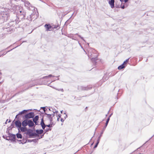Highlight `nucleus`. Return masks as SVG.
Instances as JSON below:
<instances>
[{
  "instance_id": "obj_12",
  "label": "nucleus",
  "mask_w": 154,
  "mask_h": 154,
  "mask_svg": "<svg viewBox=\"0 0 154 154\" xmlns=\"http://www.w3.org/2000/svg\"><path fill=\"white\" fill-rule=\"evenodd\" d=\"M115 0H110L109 1V4L112 8L114 7Z\"/></svg>"
},
{
  "instance_id": "obj_26",
  "label": "nucleus",
  "mask_w": 154,
  "mask_h": 154,
  "mask_svg": "<svg viewBox=\"0 0 154 154\" xmlns=\"http://www.w3.org/2000/svg\"><path fill=\"white\" fill-rule=\"evenodd\" d=\"M40 125L43 129H44L45 127L46 126V125L45 123L40 124Z\"/></svg>"
},
{
  "instance_id": "obj_17",
  "label": "nucleus",
  "mask_w": 154,
  "mask_h": 154,
  "mask_svg": "<svg viewBox=\"0 0 154 154\" xmlns=\"http://www.w3.org/2000/svg\"><path fill=\"white\" fill-rule=\"evenodd\" d=\"M38 140V139H34L32 140L28 139L26 140L27 142H34L35 143Z\"/></svg>"
},
{
  "instance_id": "obj_35",
  "label": "nucleus",
  "mask_w": 154,
  "mask_h": 154,
  "mask_svg": "<svg viewBox=\"0 0 154 154\" xmlns=\"http://www.w3.org/2000/svg\"><path fill=\"white\" fill-rule=\"evenodd\" d=\"M59 27L57 25H55L54 26V27H52V29H57V27Z\"/></svg>"
},
{
  "instance_id": "obj_27",
  "label": "nucleus",
  "mask_w": 154,
  "mask_h": 154,
  "mask_svg": "<svg viewBox=\"0 0 154 154\" xmlns=\"http://www.w3.org/2000/svg\"><path fill=\"white\" fill-rule=\"evenodd\" d=\"M17 141L20 142V143H22V144L25 143L27 142V141L26 140L24 142H22V140H17Z\"/></svg>"
},
{
  "instance_id": "obj_59",
  "label": "nucleus",
  "mask_w": 154,
  "mask_h": 154,
  "mask_svg": "<svg viewBox=\"0 0 154 154\" xmlns=\"http://www.w3.org/2000/svg\"><path fill=\"white\" fill-rule=\"evenodd\" d=\"M48 130H51V129H48Z\"/></svg>"
},
{
  "instance_id": "obj_60",
  "label": "nucleus",
  "mask_w": 154,
  "mask_h": 154,
  "mask_svg": "<svg viewBox=\"0 0 154 154\" xmlns=\"http://www.w3.org/2000/svg\"><path fill=\"white\" fill-rule=\"evenodd\" d=\"M93 143H92L91 144V145H93Z\"/></svg>"
},
{
  "instance_id": "obj_57",
  "label": "nucleus",
  "mask_w": 154,
  "mask_h": 154,
  "mask_svg": "<svg viewBox=\"0 0 154 154\" xmlns=\"http://www.w3.org/2000/svg\"><path fill=\"white\" fill-rule=\"evenodd\" d=\"M97 129V128H96V129H95V131H96V130ZM95 133V132H94V133Z\"/></svg>"
},
{
  "instance_id": "obj_14",
  "label": "nucleus",
  "mask_w": 154,
  "mask_h": 154,
  "mask_svg": "<svg viewBox=\"0 0 154 154\" xmlns=\"http://www.w3.org/2000/svg\"><path fill=\"white\" fill-rule=\"evenodd\" d=\"M37 136V134H36L35 132H32L29 135V138H31L33 137H36Z\"/></svg>"
},
{
  "instance_id": "obj_31",
  "label": "nucleus",
  "mask_w": 154,
  "mask_h": 154,
  "mask_svg": "<svg viewBox=\"0 0 154 154\" xmlns=\"http://www.w3.org/2000/svg\"><path fill=\"white\" fill-rule=\"evenodd\" d=\"M41 109H42L44 110V111L45 112L47 109H46V107H41Z\"/></svg>"
},
{
  "instance_id": "obj_41",
  "label": "nucleus",
  "mask_w": 154,
  "mask_h": 154,
  "mask_svg": "<svg viewBox=\"0 0 154 154\" xmlns=\"http://www.w3.org/2000/svg\"><path fill=\"white\" fill-rule=\"evenodd\" d=\"M60 121H61V122H64V120L63 119H62V118H61V119Z\"/></svg>"
},
{
  "instance_id": "obj_22",
  "label": "nucleus",
  "mask_w": 154,
  "mask_h": 154,
  "mask_svg": "<svg viewBox=\"0 0 154 154\" xmlns=\"http://www.w3.org/2000/svg\"><path fill=\"white\" fill-rule=\"evenodd\" d=\"M54 77V75H52L51 74H50V75H48V76H44V77H43L42 78V79H48L49 78L51 77Z\"/></svg>"
},
{
  "instance_id": "obj_54",
  "label": "nucleus",
  "mask_w": 154,
  "mask_h": 154,
  "mask_svg": "<svg viewBox=\"0 0 154 154\" xmlns=\"http://www.w3.org/2000/svg\"><path fill=\"white\" fill-rule=\"evenodd\" d=\"M3 137L4 138H5V136H3Z\"/></svg>"
},
{
  "instance_id": "obj_56",
  "label": "nucleus",
  "mask_w": 154,
  "mask_h": 154,
  "mask_svg": "<svg viewBox=\"0 0 154 154\" xmlns=\"http://www.w3.org/2000/svg\"><path fill=\"white\" fill-rule=\"evenodd\" d=\"M11 122V121L10 120L9 121H8V122Z\"/></svg>"
},
{
  "instance_id": "obj_48",
  "label": "nucleus",
  "mask_w": 154,
  "mask_h": 154,
  "mask_svg": "<svg viewBox=\"0 0 154 154\" xmlns=\"http://www.w3.org/2000/svg\"><path fill=\"white\" fill-rule=\"evenodd\" d=\"M8 119H7V120H6V122H5V124H7V121H8Z\"/></svg>"
},
{
  "instance_id": "obj_44",
  "label": "nucleus",
  "mask_w": 154,
  "mask_h": 154,
  "mask_svg": "<svg viewBox=\"0 0 154 154\" xmlns=\"http://www.w3.org/2000/svg\"><path fill=\"white\" fill-rule=\"evenodd\" d=\"M34 122L35 123V125H38V122L37 121Z\"/></svg>"
},
{
  "instance_id": "obj_61",
  "label": "nucleus",
  "mask_w": 154,
  "mask_h": 154,
  "mask_svg": "<svg viewBox=\"0 0 154 154\" xmlns=\"http://www.w3.org/2000/svg\"><path fill=\"white\" fill-rule=\"evenodd\" d=\"M107 114L106 115V116H107Z\"/></svg>"
},
{
  "instance_id": "obj_30",
  "label": "nucleus",
  "mask_w": 154,
  "mask_h": 154,
  "mask_svg": "<svg viewBox=\"0 0 154 154\" xmlns=\"http://www.w3.org/2000/svg\"><path fill=\"white\" fill-rule=\"evenodd\" d=\"M129 59H130V58L127 59L123 63H124V64L125 65V64H126V63H127L128 62Z\"/></svg>"
},
{
  "instance_id": "obj_9",
  "label": "nucleus",
  "mask_w": 154,
  "mask_h": 154,
  "mask_svg": "<svg viewBox=\"0 0 154 154\" xmlns=\"http://www.w3.org/2000/svg\"><path fill=\"white\" fill-rule=\"evenodd\" d=\"M108 119H108V120H106V122L105 123V126L103 128L102 132L101 133L100 135L99 136V137H101L102 136V135L104 131L105 130L107 126V125L108 123Z\"/></svg>"
},
{
  "instance_id": "obj_63",
  "label": "nucleus",
  "mask_w": 154,
  "mask_h": 154,
  "mask_svg": "<svg viewBox=\"0 0 154 154\" xmlns=\"http://www.w3.org/2000/svg\"><path fill=\"white\" fill-rule=\"evenodd\" d=\"M59 75H58V76H57V77H59Z\"/></svg>"
},
{
  "instance_id": "obj_49",
  "label": "nucleus",
  "mask_w": 154,
  "mask_h": 154,
  "mask_svg": "<svg viewBox=\"0 0 154 154\" xmlns=\"http://www.w3.org/2000/svg\"><path fill=\"white\" fill-rule=\"evenodd\" d=\"M22 140V142H25V140H24V139H23Z\"/></svg>"
},
{
  "instance_id": "obj_52",
  "label": "nucleus",
  "mask_w": 154,
  "mask_h": 154,
  "mask_svg": "<svg viewBox=\"0 0 154 154\" xmlns=\"http://www.w3.org/2000/svg\"><path fill=\"white\" fill-rule=\"evenodd\" d=\"M49 110H50V111H52L50 109V108H49Z\"/></svg>"
},
{
  "instance_id": "obj_39",
  "label": "nucleus",
  "mask_w": 154,
  "mask_h": 154,
  "mask_svg": "<svg viewBox=\"0 0 154 154\" xmlns=\"http://www.w3.org/2000/svg\"><path fill=\"white\" fill-rule=\"evenodd\" d=\"M121 8L123 9H124L125 8V6L124 5H123L121 6Z\"/></svg>"
},
{
  "instance_id": "obj_18",
  "label": "nucleus",
  "mask_w": 154,
  "mask_h": 154,
  "mask_svg": "<svg viewBox=\"0 0 154 154\" xmlns=\"http://www.w3.org/2000/svg\"><path fill=\"white\" fill-rule=\"evenodd\" d=\"M100 138H101V137H98V139L97 140V143H96L95 145V146L94 147V148H95L96 147H97V146L98 145L99 143Z\"/></svg>"
},
{
  "instance_id": "obj_25",
  "label": "nucleus",
  "mask_w": 154,
  "mask_h": 154,
  "mask_svg": "<svg viewBox=\"0 0 154 154\" xmlns=\"http://www.w3.org/2000/svg\"><path fill=\"white\" fill-rule=\"evenodd\" d=\"M31 16L32 15H30L29 16H28L26 19L28 20L29 21H31L32 20V19L31 18Z\"/></svg>"
},
{
  "instance_id": "obj_43",
  "label": "nucleus",
  "mask_w": 154,
  "mask_h": 154,
  "mask_svg": "<svg viewBox=\"0 0 154 154\" xmlns=\"http://www.w3.org/2000/svg\"><path fill=\"white\" fill-rule=\"evenodd\" d=\"M50 115H51V116H52L53 117H54L55 116V113H54L52 114H51Z\"/></svg>"
},
{
  "instance_id": "obj_4",
  "label": "nucleus",
  "mask_w": 154,
  "mask_h": 154,
  "mask_svg": "<svg viewBox=\"0 0 154 154\" xmlns=\"http://www.w3.org/2000/svg\"><path fill=\"white\" fill-rule=\"evenodd\" d=\"M92 88L91 86H88L86 87L82 86H79L78 87V90H90Z\"/></svg>"
},
{
  "instance_id": "obj_38",
  "label": "nucleus",
  "mask_w": 154,
  "mask_h": 154,
  "mask_svg": "<svg viewBox=\"0 0 154 154\" xmlns=\"http://www.w3.org/2000/svg\"><path fill=\"white\" fill-rule=\"evenodd\" d=\"M46 126L49 127V128H50V127H52V126H51V125H50V124H49L48 125H46Z\"/></svg>"
},
{
  "instance_id": "obj_33",
  "label": "nucleus",
  "mask_w": 154,
  "mask_h": 154,
  "mask_svg": "<svg viewBox=\"0 0 154 154\" xmlns=\"http://www.w3.org/2000/svg\"><path fill=\"white\" fill-rule=\"evenodd\" d=\"M112 113H111V114H110L109 115V116L108 118H107V119L106 120H108V122H109V121L110 120V118L111 116H112Z\"/></svg>"
},
{
  "instance_id": "obj_32",
  "label": "nucleus",
  "mask_w": 154,
  "mask_h": 154,
  "mask_svg": "<svg viewBox=\"0 0 154 154\" xmlns=\"http://www.w3.org/2000/svg\"><path fill=\"white\" fill-rule=\"evenodd\" d=\"M56 90H58V91H61L62 92H63V88H61V89H55Z\"/></svg>"
},
{
  "instance_id": "obj_58",
  "label": "nucleus",
  "mask_w": 154,
  "mask_h": 154,
  "mask_svg": "<svg viewBox=\"0 0 154 154\" xmlns=\"http://www.w3.org/2000/svg\"><path fill=\"white\" fill-rule=\"evenodd\" d=\"M73 13L72 14V16H71V17H70V18H71L72 17V15H73Z\"/></svg>"
},
{
  "instance_id": "obj_20",
  "label": "nucleus",
  "mask_w": 154,
  "mask_h": 154,
  "mask_svg": "<svg viewBox=\"0 0 154 154\" xmlns=\"http://www.w3.org/2000/svg\"><path fill=\"white\" fill-rule=\"evenodd\" d=\"M27 132L25 133V134L26 135H29L32 132V131L30 129H27L26 131Z\"/></svg>"
},
{
  "instance_id": "obj_13",
  "label": "nucleus",
  "mask_w": 154,
  "mask_h": 154,
  "mask_svg": "<svg viewBox=\"0 0 154 154\" xmlns=\"http://www.w3.org/2000/svg\"><path fill=\"white\" fill-rule=\"evenodd\" d=\"M28 125L29 127H32L33 126L34 124L33 122L31 119H28Z\"/></svg>"
},
{
  "instance_id": "obj_10",
  "label": "nucleus",
  "mask_w": 154,
  "mask_h": 154,
  "mask_svg": "<svg viewBox=\"0 0 154 154\" xmlns=\"http://www.w3.org/2000/svg\"><path fill=\"white\" fill-rule=\"evenodd\" d=\"M24 120L21 123V125L22 126L24 127H26L27 125H28V119H24Z\"/></svg>"
},
{
  "instance_id": "obj_1",
  "label": "nucleus",
  "mask_w": 154,
  "mask_h": 154,
  "mask_svg": "<svg viewBox=\"0 0 154 154\" xmlns=\"http://www.w3.org/2000/svg\"><path fill=\"white\" fill-rule=\"evenodd\" d=\"M98 56L97 51L94 49H91L88 51V56L89 58H91V61L94 65L96 64V61L98 60Z\"/></svg>"
},
{
  "instance_id": "obj_34",
  "label": "nucleus",
  "mask_w": 154,
  "mask_h": 154,
  "mask_svg": "<svg viewBox=\"0 0 154 154\" xmlns=\"http://www.w3.org/2000/svg\"><path fill=\"white\" fill-rule=\"evenodd\" d=\"M43 124V123H44V119H43V117H42V118L41 119V123L40 124Z\"/></svg>"
},
{
  "instance_id": "obj_29",
  "label": "nucleus",
  "mask_w": 154,
  "mask_h": 154,
  "mask_svg": "<svg viewBox=\"0 0 154 154\" xmlns=\"http://www.w3.org/2000/svg\"><path fill=\"white\" fill-rule=\"evenodd\" d=\"M76 35H78L79 37L80 38H81L85 42H86L85 40L83 38L81 37L80 35L78 34L77 33L76 34Z\"/></svg>"
},
{
  "instance_id": "obj_19",
  "label": "nucleus",
  "mask_w": 154,
  "mask_h": 154,
  "mask_svg": "<svg viewBox=\"0 0 154 154\" xmlns=\"http://www.w3.org/2000/svg\"><path fill=\"white\" fill-rule=\"evenodd\" d=\"M20 129L21 131L23 132H25L27 130V128L26 127H22L21 126V128H20Z\"/></svg>"
},
{
  "instance_id": "obj_21",
  "label": "nucleus",
  "mask_w": 154,
  "mask_h": 154,
  "mask_svg": "<svg viewBox=\"0 0 154 154\" xmlns=\"http://www.w3.org/2000/svg\"><path fill=\"white\" fill-rule=\"evenodd\" d=\"M125 66V64H124V63H123L121 65L119 66L118 67V69L119 70L122 69L124 68Z\"/></svg>"
},
{
  "instance_id": "obj_46",
  "label": "nucleus",
  "mask_w": 154,
  "mask_h": 154,
  "mask_svg": "<svg viewBox=\"0 0 154 154\" xmlns=\"http://www.w3.org/2000/svg\"><path fill=\"white\" fill-rule=\"evenodd\" d=\"M58 116L59 117V118H60L61 117V115L60 114L58 115Z\"/></svg>"
},
{
  "instance_id": "obj_50",
  "label": "nucleus",
  "mask_w": 154,
  "mask_h": 154,
  "mask_svg": "<svg viewBox=\"0 0 154 154\" xmlns=\"http://www.w3.org/2000/svg\"><path fill=\"white\" fill-rule=\"evenodd\" d=\"M50 86V87H51L52 88H54V89H56V88H55L54 87H52V86Z\"/></svg>"
},
{
  "instance_id": "obj_15",
  "label": "nucleus",
  "mask_w": 154,
  "mask_h": 154,
  "mask_svg": "<svg viewBox=\"0 0 154 154\" xmlns=\"http://www.w3.org/2000/svg\"><path fill=\"white\" fill-rule=\"evenodd\" d=\"M45 115L47 116V117L48 118L50 122H51V121H53L52 118L51 117V115H50V114H48L47 113L45 112L44 116H45Z\"/></svg>"
},
{
  "instance_id": "obj_24",
  "label": "nucleus",
  "mask_w": 154,
  "mask_h": 154,
  "mask_svg": "<svg viewBox=\"0 0 154 154\" xmlns=\"http://www.w3.org/2000/svg\"><path fill=\"white\" fill-rule=\"evenodd\" d=\"M17 137L18 138L21 139L22 138V136L21 134L18 133L16 134Z\"/></svg>"
},
{
  "instance_id": "obj_47",
  "label": "nucleus",
  "mask_w": 154,
  "mask_h": 154,
  "mask_svg": "<svg viewBox=\"0 0 154 154\" xmlns=\"http://www.w3.org/2000/svg\"><path fill=\"white\" fill-rule=\"evenodd\" d=\"M67 117V115H66L64 117V118L65 119H66V118Z\"/></svg>"
},
{
  "instance_id": "obj_42",
  "label": "nucleus",
  "mask_w": 154,
  "mask_h": 154,
  "mask_svg": "<svg viewBox=\"0 0 154 154\" xmlns=\"http://www.w3.org/2000/svg\"><path fill=\"white\" fill-rule=\"evenodd\" d=\"M53 112L54 113L57 114L58 113V111H55V112Z\"/></svg>"
},
{
  "instance_id": "obj_8",
  "label": "nucleus",
  "mask_w": 154,
  "mask_h": 154,
  "mask_svg": "<svg viewBox=\"0 0 154 154\" xmlns=\"http://www.w3.org/2000/svg\"><path fill=\"white\" fill-rule=\"evenodd\" d=\"M45 27L46 29V31H50L52 29V26L49 24H45Z\"/></svg>"
},
{
  "instance_id": "obj_40",
  "label": "nucleus",
  "mask_w": 154,
  "mask_h": 154,
  "mask_svg": "<svg viewBox=\"0 0 154 154\" xmlns=\"http://www.w3.org/2000/svg\"><path fill=\"white\" fill-rule=\"evenodd\" d=\"M52 121H51V122H50V124L51 125V126H52V125L53 124V123Z\"/></svg>"
},
{
  "instance_id": "obj_5",
  "label": "nucleus",
  "mask_w": 154,
  "mask_h": 154,
  "mask_svg": "<svg viewBox=\"0 0 154 154\" xmlns=\"http://www.w3.org/2000/svg\"><path fill=\"white\" fill-rule=\"evenodd\" d=\"M32 109H28V110H23L22 111L20 112L19 113L16 115L15 117V119H19L20 116L21 115L23 114H26L29 110H31Z\"/></svg>"
},
{
  "instance_id": "obj_2",
  "label": "nucleus",
  "mask_w": 154,
  "mask_h": 154,
  "mask_svg": "<svg viewBox=\"0 0 154 154\" xmlns=\"http://www.w3.org/2000/svg\"><path fill=\"white\" fill-rule=\"evenodd\" d=\"M26 12L22 8H20L17 12V17L19 19H25Z\"/></svg>"
},
{
  "instance_id": "obj_53",
  "label": "nucleus",
  "mask_w": 154,
  "mask_h": 154,
  "mask_svg": "<svg viewBox=\"0 0 154 154\" xmlns=\"http://www.w3.org/2000/svg\"><path fill=\"white\" fill-rule=\"evenodd\" d=\"M63 110H62L60 111L61 113H62L63 112Z\"/></svg>"
},
{
  "instance_id": "obj_16",
  "label": "nucleus",
  "mask_w": 154,
  "mask_h": 154,
  "mask_svg": "<svg viewBox=\"0 0 154 154\" xmlns=\"http://www.w3.org/2000/svg\"><path fill=\"white\" fill-rule=\"evenodd\" d=\"M36 134H37V136H38V134H42L44 132V131L42 129L36 130L35 131Z\"/></svg>"
},
{
  "instance_id": "obj_23",
  "label": "nucleus",
  "mask_w": 154,
  "mask_h": 154,
  "mask_svg": "<svg viewBox=\"0 0 154 154\" xmlns=\"http://www.w3.org/2000/svg\"><path fill=\"white\" fill-rule=\"evenodd\" d=\"M39 119V116H36L35 117L33 118V122H35L38 121Z\"/></svg>"
},
{
  "instance_id": "obj_11",
  "label": "nucleus",
  "mask_w": 154,
  "mask_h": 154,
  "mask_svg": "<svg viewBox=\"0 0 154 154\" xmlns=\"http://www.w3.org/2000/svg\"><path fill=\"white\" fill-rule=\"evenodd\" d=\"M23 2L24 3L25 6L28 9L29 8L30 6H31V4L28 1L25 0Z\"/></svg>"
},
{
  "instance_id": "obj_3",
  "label": "nucleus",
  "mask_w": 154,
  "mask_h": 154,
  "mask_svg": "<svg viewBox=\"0 0 154 154\" xmlns=\"http://www.w3.org/2000/svg\"><path fill=\"white\" fill-rule=\"evenodd\" d=\"M35 116V114L33 112H31L28 113L26 114L23 116V119H28L30 118H33Z\"/></svg>"
},
{
  "instance_id": "obj_36",
  "label": "nucleus",
  "mask_w": 154,
  "mask_h": 154,
  "mask_svg": "<svg viewBox=\"0 0 154 154\" xmlns=\"http://www.w3.org/2000/svg\"><path fill=\"white\" fill-rule=\"evenodd\" d=\"M121 2H128V0H120Z\"/></svg>"
},
{
  "instance_id": "obj_51",
  "label": "nucleus",
  "mask_w": 154,
  "mask_h": 154,
  "mask_svg": "<svg viewBox=\"0 0 154 154\" xmlns=\"http://www.w3.org/2000/svg\"><path fill=\"white\" fill-rule=\"evenodd\" d=\"M6 53H5V54H3L1 56H3L5 54H6Z\"/></svg>"
},
{
  "instance_id": "obj_45",
  "label": "nucleus",
  "mask_w": 154,
  "mask_h": 154,
  "mask_svg": "<svg viewBox=\"0 0 154 154\" xmlns=\"http://www.w3.org/2000/svg\"><path fill=\"white\" fill-rule=\"evenodd\" d=\"M8 137H7V138L6 139L8 140H10V139L9 138V139H8Z\"/></svg>"
},
{
  "instance_id": "obj_37",
  "label": "nucleus",
  "mask_w": 154,
  "mask_h": 154,
  "mask_svg": "<svg viewBox=\"0 0 154 154\" xmlns=\"http://www.w3.org/2000/svg\"><path fill=\"white\" fill-rule=\"evenodd\" d=\"M108 79V78L106 77V78H105V76H104L103 78V80H104H104H106L107 79Z\"/></svg>"
},
{
  "instance_id": "obj_7",
  "label": "nucleus",
  "mask_w": 154,
  "mask_h": 154,
  "mask_svg": "<svg viewBox=\"0 0 154 154\" xmlns=\"http://www.w3.org/2000/svg\"><path fill=\"white\" fill-rule=\"evenodd\" d=\"M8 137L10 139L11 141L14 142L16 140V135L15 134L9 133Z\"/></svg>"
},
{
  "instance_id": "obj_6",
  "label": "nucleus",
  "mask_w": 154,
  "mask_h": 154,
  "mask_svg": "<svg viewBox=\"0 0 154 154\" xmlns=\"http://www.w3.org/2000/svg\"><path fill=\"white\" fill-rule=\"evenodd\" d=\"M18 120L15 121L14 122V124L15 125V126L17 128H18V129L19 130V132L20 131V128H21V123L20 122V121L19 120V119H17Z\"/></svg>"
},
{
  "instance_id": "obj_55",
  "label": "nucleus",
  "mask_w": 154,
  "mask_h": 154,
  "mask_svg": "<svg viewBox=\"0 0 154 154\" xmlns=\"http://www.w3.org/2000/svg\"><path fill=\"white\" fill-rule=\"evenodd\" d=\"M59 118H57V120L58 121H59Z\"/></svg>"
},
{
  "instance_id": "obj_28",
  "label": "nucleus",
  "mask_w": 154,
  "mask_h": 154,
  "mask_svg": "<svg viewBox=\"0 0 154 154\" xmlns=\"http://www.w3.org/2000/svg\"><path fill=\"white\" fill-rule=\"evenodd\" d=\"M14 121H13V122L11 124V125L10 126V127H9V128L11 129V128H13L14 127V124L13 123V122H14Z\"/></svg>"
},
{
  "instance_id": "obj_64",
  "label": "nucleus",
  "mask_w": 154,
  "mask_h": 154,
  "mask_svg": "<svg viewBox=\"0 0 154 154\" xmlns=\"http://www.w3.org/2000/svg\"><path fill=\"white\" fill-rule=\"evenodd\" d=\"M87 44H88L89 45V43H87Z\"/></svg>"
},
{
  "instance_id": "obj_62",
  "label": "nucleus",
  "mask_w": 154,
  "mask_h": 154,
  "mask_svg": "<svg viewBox=\"0 0 154 154\" xmlns=\"http://www.w3.org/2000/svg\"><path fill=\"white\" fill-rule=\"evenodd\" d=\"M59 78H58L57 80H59Z\"/></svg>"
}]
</instances>
